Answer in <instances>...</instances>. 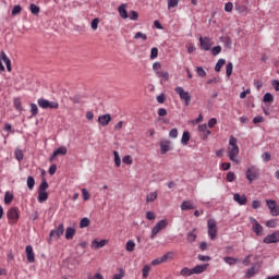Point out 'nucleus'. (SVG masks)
<instances>
[{"mask_svg":"<svg viewBox=\"0 0 279 279\" xmlns=\"http://www.w3.org/2000/svg\"><path fill=\"white\" fill-rule=\"evenodd\" d=\"M181 210H195V204H193V201H183Z\"/></svg>","mask_w":279,"mask_h":279,"instance_id":"19","label":"nucleus"},{"mask_svg":"<svg viewBox=\"0 0 279 279\" xmlns=\"http://www.w3.org/2000/svg\"><path fill=\"white\" fill-rule=\"evenodd\" d=\"M23 8L21 5L16 4L12 9V16H16L20 12H22Z\"/></svg>","mask_w":279,"mask_h":279,"instance_id":"52","label":"nucleus"},{"mask_svg":"<svg viewBox=\"0 0 279 279\" xmlns=\"http://www.w3.org/2000/svg\"><path fill=\"white\" fill-rule=\"evenodd\" d=\"M198 132H204L206 134V136H210V131H208L207 124L198 125Z\"/></svg>","mask_w":279,"mask_h":279,"instance_id":"40","label":"nucleus"},{"mask_svg":"<svg viewBox=\"0 0 279 279\" xmlns=\"http://www.w3.org/2000/svg\"><path fill=\"white\" fill-rule=\"evenodd\" d=\"M31 112L33 117H36V114H38V106L36 104H31Z\"/></svg>","mask_w":279,"mask_h":279,"instance_id":"55","label":"nucleus"},{"mask_svg":"<svg viewBox=\"0 0 279 279\" xmlns=\"http://www.w3.org/2000/svg\"><path fill=\"white\" fill-rule=\"evenodd\" d=\"M227 180L229 182H234V180H236V174H234V172H228L227 173Z\"/></svg>","mask_w":279,"mask_h":279,"instance_id":"56","label":"nucleus"},{"mask_svg":"<svg viewBox=\"0 0 279 279\" xmlns=\"http://www.w3.org/2000/svg\"><path fill=\"white\" fill-rule=\"evenodd\" d=\"M233 8H234V4H232V2H227V3L225 4V10H226L227 12H232Z\"/></svg>","mask_w":279,"mask_h":279,"instance_id":"61","label":"nucleus"},{"mask_svg":"<svg viewBox=\"0 0 279 279\" xmlns=\"http://www.w3.org/2000/svg\"><path fill=\"white\" fill-rule=\"evenodd\" d=\"M106 245H108V240H94L90 247L92 250H99L101 247H106Z\"/></svg>","mask_w":279,"mask_h":279,"instance_id":"15","label":"nucleus"},{"mask_svg":"<svg viewBox=\"0 0 279 279\" xmlns=\"http://www.w3.org/2000/svg\"><path fill=\"white\" fill-rule=\"evenodd\" d=\"M236 137L231 136L229 140V146L227 148V151L229 154V159L231 160V162H236L239 165V146L236 145Z\"/></svg>","mask_w":279,"mask_h":279,"instance_id":"1","label":"nucleus"},{"mask_svg":"<svg viewBox=\"0 0 279 279\" xmlns=\"http://www.w3.org/2000/svg\"><path fill=\"white\" fill-rule=\"evenodd\" d=\"M169 136H170V138H178V129H172L169 132Z\"/></svg>","mask_w":279,"mask_h":279,"instance_id":"62","label":"nucleus"},{"mask_svg":"<svg viewBox=\"0 0 279 279\" xmlns=\"http://www.w3.org/2000/svg\"><path fill=\"white\" fill-rule=\"evenodd\" d=\"M129 19H130L131 21H138V12H136V11H130V13H129Z\"/></svg>","mask_w":279,"mask_h":279,"instance_id":"50","label":"nucleus"},{"mask_svg":"<svg viewBox=\"0 0 279 279\" xmlns=\"http://www.w3.org/2000/svg\"><path fill=\"white\" fill-rule=\"evenodd\" d=\"M207 228L209 239H211V241H215L217 239V221L215 219H209L207 221Z\"/></svg>","mask_w":279,"mask_h":279,"instance_id":"6","label":"nucleus"},{"mask_svg":"<svg viewBox=\"0 0 279 279\" xmlns=\"http://www.w3.org/2000/svg\"><path fill=\"white\" fill-rule=\"evenodd\" d=\"M226 64V59H219L216 63L215 71L219 73L221 71V68Z\"/></svg>","mask_w":279,"mask_h":279,"instance_id":"35","label":"nucleus"},{"mask_svg":"<svg viewBox=\"0 0 279 279\" xmlns=\"http://www.w3.org/2000/svg\"><path fill=\"white\" fill-rule=\"evenodd\" d=\"M263 243H266V245L271 243H279V231H275L274 233L268 234L266 238H264Z\"/></svg>","mask_w":279,"mask_h":279,"instance_id":"10","label":"nucleus"},{"mask_svg":"<svg viewBox=\"0 0 279 279\" xmlns=\"http://www.w3.org/2000/svg\"><path fill=\"white\" fill-rule=\"evenodd\" d=\"M48 189L49 183H47V180L44 179L38 187V192H47Z\"/></svg>","mask_w":279,"mask_h":279,"instance_id":"33","label":"nucleus"},{"mask_svg":"<svg viewBox=\"0 0 279 279\" xmlns=\"http://www.w3.org/2000/svg\"><path fill=\"white\" fill-rule=\"evenodd\" d=\"M223 260L227 263V265H236L238 263L236 258L233 257H225Z\"/></svg>","mask_w":279,"mask_h":279,"instance_id":"51","label":"nucleus"},{"mask_svg":"<svg viewBox=\"0 0 279 279\" xmlns=\"http://www.w3.org/2000/svg\"><path fill=\"white\" fill-rule=\"evenodd\" d=\"M163 263H168V260H173L175 258V253L174 252H167L161 256Z\"/></svg>","mask_w":279,"mask_h":279,"instance_id":"25","label":"nucleus"},{"mask_svg":"<svg viewBox=\"0 0 279 279\" xmlns=\"http://www.w3.org/2000/svg\"><path fill=\"white\" fill-rule=\"evenodd\" d=\"M266 204L270 210V215L272 217H278L279 215V206H278V203H276V201H271V199H267L266 201Z\"/></svg>","mask_w":279,"mask_h":279,"instance_id":"9","label":"nucleus"},{"mask_svg":"<svg viewBox=\"0 0 279 279\" xmlns=\"http://www.w3.org/2000/svg\"><path fill=\"white\" fill-rule=\"evenodd\" d=\"M167 226H169V220L161 219L160 221H158L151 230L150 239H156L158 233L162 232V230H165Z\"/></svg>","mask_w":279,"mask_h":279,"instance_id":"2","label":"nucleus"},{"mask_svg":"<svg viewBox=\"0 0 279 279\" xmlns=\"http://www.w3.org/2000/svg\"><path fill=\"white\" fill-rule=\"evenodd\" d=\"M193 269V274H204L208 269V264L196 265Z\"/></svg>","mask_w":279,"mask_h":279,"instance_id":"21","label":"nucleus"},{"mask_svg":"<svg viewBox=\"0 0 279 279\" xmlns=\"http://www.w3.org/2000/svg\"><path fill=\"white\" fill-rule=\"evenodd\" d=\"M49 199V194L47 192H38V202L39 204H43L44 202H47Z\"/></svg>","mask_w":279,"mask_h":279,"instance_id":"26","label":"nucleus"},{"mask_svg":"<svg viewBox=\"0 0 279 279\" xmlns=\"http://www.w3.org/2000/svg\"><path fill=\"white\" fill-rule=\"evenodd\" d=\"M158 58V48H151L150 50V60H156Z\"/></svg>","mask_w":279,"mask_h":279,"instance_id":"53","label":"nucleus"},{"mask_svg":"<svg viewBox=\"0 0 279 279\" xmlns=\"http://www.w3.org/2000/svg\"><path fill=\"white\" fill-rule=\"evenodd\" d=\"M118 12H119L121 19H123V20L129 19L128 4H125V3L120 4L118 8Z\"/></svg>","mask_w":279,"mask_h":279,"instance_id":"17","label":"nucleus"},{"mask_svg":"<svg viewBox=\"0 0 279 279\" xmlns=\"http://www.w3.org/2000/svg\"><path fill=\"white\" fill-rule=\"evenodd\" d=\"M85 96L82 94H76L72 98L73 104H84Z\"/></svg>","mask_w":279,"mask_h":279,"instance_id":"29","label":"nucleus"},{"mask_svg":"<svg viewBox=\"0 0 279 279\" xmlns=\"http://www.w3.org/2000/svg\"><path fill=\"white\" fill-rule=\"evenodd\" d=\"M25 252H26L27 260L29 263H35L36 257L34 255V247H32V245H27L25 248Z\"/></svg>","mask_w":279,"mask_h":279,"instance_id":"16","label":"nucleus"},{"mask_svg":"<svg viewBox=\"0 0 279 279\" xmlns=\"http://www.w3.org/2000/svg\"><path fill=\"white\" fill-rule=\"evenodd\" d=\"M82 197L85 202H88V199H90V193L88 192V190L86 189L82 190Z\"/></svg>","mask_w":279,"mask_h":279,"instance_id":"48","label":"nucleus"},{"mask_svg":"<svg viewBox=\"0 0 279 279\" xmlns=\"http://www.w3.org/2000/svg\"><path fill=\"white\" fill-rule=\"evenodd\" d=\"M250 223L252 225V230L256 234V236H263L265 230L263 228V225L256 220L254 217L248 218Z\"/></svg>","mask_w":279,"mask_h":279,"instance_id":"5","label":"nucleus"},{"mask_svg":"<svg viewBox=\"0 0 279 279\" xmlns=\"http://www.w3.org/2000/svg\"><path fill=\"white\" fill-rule=\"evenodd\" d=\"M140 38L142 40H147V34H144L142 32H137L135 35H134V39L135 40H140Z\"/></svg>","mask_w":279,"mask_h":279,"instance_id":"45","label":"nucleus"},{"mask_svg":"<svg viewBox=\"0 0 279 279\" xmlns=\"http://www.w3.org/2000/svg\"><path fill=\"white\" fill-rule=\"evenodd\" d=\"M262 160H264V162H269V160H271V155L269 153H264L262 155Z\"/></svg>","mask_w":279,"mask_h":279,"instance_id":"60","label":"nucleus"},{"mask_svg":"<svg viewBox=\"0 0 279 279\" xmlns=\"http://www.w3.org/2000/svg\"><path fill=\"white\" fill-rule=\"evenodd\" d=\"M196 73H197L198 77H206V70H204V68H202V66L196 68Z\"/></svg>","mask_w":279,"mask_h":279,"instance_id":"47","label":"nucleus"},{"mask_svg":"<svg viewBox=\"0 0 279 279\" xmlns=\"http://www.w3.org/2000/svg\"><path fill=\"white\" fill-rule=\"evenodd\" d=\"M267 228H276V220H268L266 221Z\"/></svg>","mask_w":279,"mask_h":279,"instance_id":"63","label":"nucleus"},{"mask_svg":"<svg viewBox=\"0 0 279 279\" xmlns=\"http://www.w3.org/2000/svg\"><path fill=\"white\" fill-rule=\"evenodd\" d=\"M99 23H101V20L99 17H95L90 23V28L93 32H97V28L99 27Z\"/></svg>","mask_w":279,"mask_h":279,"instance_id":"31","label":"nucleus"},{"mask_svg":"<svg viewBox=\"0 0 279 279\" xmlns=\"http://www.w3.org/2000/svg\"><path fill=\"white\" fill-rule=\"evenodd\" d=\"M234 70V65L232 64V62H229L226 66V75L227 77H230V75H232V71Z\"/></svg>","mask_w":279,"mask_h":279,"instance_id":"39","label":"nucleus"},{"mask_svg":"<svg viewBox=\"0 0 279 279\" xmlns=\"http://www.w3.org/2000/svg\"><path fill=\"white\" fill-rule=\"evenodd\" d=\"M160 147H161V154H167V151H170L171 149V142L163 141L160 143Z\"/></svg>","mask_w":279,"mask_h":279,"instance_id":"22","label":"nucleus"},{"mask_svg":"<svg viewBox=\"0 0 279 279\" xmlns=\"http://www.w3.org/2000/svg\"><path fill=\"white\" fill-rule=\"evenodd\" d=\"M263 101L265 104H270L271 101H274V95H271V93H266L264 95Z\"/></svg>","mask_w":279,"mask_h":279,"instance_id":"42","label":"nucleus"},{"mask_svg":"<svg viewBox=\"0 0 279 279\" xmlns=\"http://www.w3.org/2000/svg\"><path fill=\"white\" fill-rule=\"evenodd\" d=\"M174 92L178 93L180 100L184 101L185 106H191V94L184 90V87L178 86Z\"/></svg>","mask_w":279,"mask_h":279,"instance_id":"4","label":"nucleus"},{"mask_svg":"<svg viewBox=\"0 0 279 279\" xmlns=\"http://www.w3.org/2000/svg\"><path fill=\"white\" fill-rule=\"evenodd\" d=\"M35 184H36V180H34V177H28L27 178V189H29V191H33Z\"/></svg>","mask_w":279,"mask_h":279,"instance_id":"37","label":"nucleus"},{"mask_svg":"<svg viewBox=\"0 0 279 279\" xmlns=\"http://www.w3.org/2000/svg\"><path fill=\"white\" fill-rule=\"evenodd\" d=\"M122 162L124 165H132V162H134V159L130 155H126L122 158Z\"/></svg>","mask_w":279,"mask_h":279,"instance_id":"46","label":"nucleus"},{"mask_svg":"<svg viewBox=\"0 0 279 279\" xmlns=\"http://www.w3.org/2000/svg\"><path fill=\"white\" fill-rule=\"evenodd\" d=\"M62 234H64V225H59V227L56 230H52L50 232V236H56L57 239L62 236Z\"/></svg>","mask_w":279,"mask_h":279,"instance_id":"18","label":"nucleus"},{"mask_svg":"<svg viewBox=\"0 0 279 279\" xmlns=\"http://www.w3.org/2000/svg\"><path fill=\"white\" fill-rule=\"evenodd\" d=\"M29 10L32 14H40V8L34 3L29 5Z\"/></svg>","mask_w":279,"mask_h":279,"instance_id":"44","label":"nucleus"},{"mask_svg":"<svg viewBox=\"0 0 279 279\" xmlns=\"http://www.w3.org/2000/svg\"><path fill=\"white\" fill-rule=\"evenodd\" d=\"M258 269L256 266H252L250 269L246 270L245 278H252L253 276H256Z\"/></svg>","mask_w":279,"mask_h":279,"instance_id":"28","label":"nucleus"},{"mask_svg":"<svg viewBox=\"0 0 279 279\" xmlns=\"http://www.w3.org/2000/svg\"><path fill=\"white\" fill-rule=\"evenodd\" d=\"M208 128L210 130H213V128H215V125H217V118H211L209 121H208Z\"/></svg>","mask_w":279,"mask_h":279,"instance_id":"58","label":"nucleus"},{"mask_svg":"<svg viewBox=\"0 0 279 279\" xmlns=\"http://www.w3.org/2000/svg\"><path fill=\"white\" fill-rule=\"evenodd\" d=\"M201 49L204 51H210V47H213V43L208 37H199Z\"/></svg>","mask_w":279,"mask_h":279,"instance_id":"11","label":"nucleus"},{"mask_svg":"<svg viewBox=\"0 0 279 279\" xmlns=\"http://www.w3.org/2000/svg\"><path fill=\"white\" fill-rule=\"evenodd\" d=\"M37 104H38L39 108H44V109L53 110V109L58 108V102L49 101L44 98L38 99Z\"/></svg>","mask_w":279,"mask_h":279,"instance_id":"7","label":"nucleus"},{"mask_svg":"<svg viewBox=\"0 0 279 279\" xmlns=\"http://www.w3.org/2000/svg\"><path fill=\"white\" fill-rule=\"evenodd\" d=\"M233 202H236V204H239V206H245V204H247V196H245V194H239L235 193L233 195Z\"/></svg>","mask_w":279,"mask_h":279,"instance_id":"13","label":"nucleus"},{"mask_svg":"<svg viewBox=\"0 0 279 279\" xmlns=\"http://www.w3.org/2000/svg\"><path fill=\"white\" fill-rule=\"evenodd\" d=\"M15 158L19 162H21V160H23V158H25V155L23 154V150L21 148H15Z\"/></svg>","mask_w":279,"mask_h":279,"instance_id":"32","label":"nucleus"},{"mask_svg":"<svg viewBox=\"0 0 279 279\" xmlns=\"http://www.w3.org/2000/svg\"><path fill=\"white\" fill-rule=\"evenodd\" d=\"M213 56H219L221 53V46H216L211 49Z\"/></svg>","mask_w":279,"mask_h":279,"instance_id":"59","label":"nucleus"},{"mask_svg":"<svg viewBox=\"0 0 279 279\" xmlns=\"http://www.w3.org/2000/svg\"><path fill=\"white\" fill-rule=\"evenodd\" d=\"M66 147H59L57 148L53 154L51 155V157L49 158V162H53V160H56V158H58V156H66Z\"/></svg>","mask_w":279,"mask_h":279,"instance_id":"12","label":"nucleus"},{"mask_svg":"<svg viewBox=\"0 0 279 279\" xmlns=\"http://www.w3.org/2000/svg\"><path fill=\"white\" fill-rule=\"evenodd\" d=\"M158 199V192H150L146 195V203L151 204V202H156Z\"/></svg>","mask_w":279,"mask_h":279,"instance_id":"23","label":"nucleus"},{"mask_svg":"<svg viewBox=\"0 0 279 279\" xmlns=\"http://www.w3.org/2000/svg\"><path fill=\"white\" fill-rule=\"evenodd\" d=\"M110 121H112V117L110 116V113L98 117V123L99 125H102V128H106V125H108Z\"/></svg>","mask_w":279,"mask_h":279,"instance_id":"14","label":"nucleus"},{"mask_svg":"<svg viewBox=\"0 0 279 279\" xmlns=\"http://www.w3.org/2000/svg\"><path fill=\"white\" fill-rule=\"evenodd\" d=\"M271 86L275 88V90L279 92V81L278 80L272 81Z\"/></svg>","mask_w":279,"mask_h":279,"instance_id":"64","label":"nucleus"},{"mask_svg":"<svg viewBox=\"0 0 279 279\" xmlns=\"http://www.w3.org/2000/svg\"><path fill=\"white\" fill-rule=\"evenodd\" d=\"M180 3V0H168V8L171 10V8H178Z\"/></svg>","mask_w":279,"mask_h":279,"instance_id":"49","label":"nucleus"},{"mask_svg":"<svg viewBox=\"0 0 279 279\" xmlns=\"http://www.w3.org/2000/svg\"><path fill=\"white\" fill-rule=\"evenodd\" d=\"M162 263H165L163 259H162V257H157V258H155V259L151 260V265H153L154 267H156V266H158V265H162Z\"/></svg>","mask_w":279,"mask_h":279,"instance_id":"54","label":"nucleus"},{"mask_svg":"<svg viewBox=\"0 0 279 279\" xmlns=\"http://www.w3.org/2000/svg\"><path fill=\"white\" fill-rule=\"evenodd\" d=\"M134 247H136V243L132 240H129L125 246L126 252H132Z\"/></svg>","mask_w":279,"mask_h":279,"instance_id":"38","label":"nucleus"},{"mask_svg":"<svg viewBox=\"0 0 279 279\" xmlns=\"http://www.w3.org/2000/svg\"><path fill=\"white\" fill-rule=\"evenodd\" d=\"M193 268L190 269L189 267H184L183 269H181L180 271V276H193Z\"/></svg>","mask_w":279,"mask_h":279,"instance_id":"34","label":"nucleus"},{"mask_svg":"<svg viewBox=\"0 0 279 279\" xmlns=\"http://www.w3.org/2000/svg\"><path fill=\"white\" fill-rule=\"evenodd\" d=\"M246 180L252 184L254 180H258L260 178V170L255 166H251L246 170Z\"/></svg>","mask_w":279,"mask_h":279,"instance_id":"3","label":"nucleus"},{"mask_svg":"<svg viewBox=\"0 0 279 279\" xmlns=\"http://www.w3.org/2000/svg\"><path fill=\"white\" fill-rule=\"evenodd\" d=\"M88 226H90V219L86 217L81 219L80 228H88Z\"/></svg>","mask_w":279,"mask_h":279,"instance_id":"43","label":"nucleus"},{"mask_svg":"<svg viewBox=\"0 0 279 279\" xmlns=\"http://www.w3.org/2000/svg\"><path fill=\"white\" fill-rule=\"evenodd\" d=\"M149 271H151V265H145L142 269V276L144 279L149 277Z\"/></svg>","mask_w":279,"mask_h":279,"instance_id":"30","label":"nucleus"},{"mask_svg":"<svg viewBox=\"0 0 279 279\" xmlns=\"http://www.w3.org/2000/svg\"><path fill=\"white\" fill-rule=\"evenodd\" d=\"M189 141H191V133H189V131H184L181 138V143L183 145H189Z\"/></svg>","mask_w":279,"mask_h":279,"instance_id":"27","label":"nucleus"},{"mask_svg":"<svg viewBox=\"0 0 279 279\" xmlns=\"http://www.w3.org/2000/svg\"><path fill=\"white\" fill-rule=\"evenodd\" d=\"M146 219H148V221H154V219H156V214L154 211H147Z\"/></svg>","mask_w":279,"mask_h":279,"instance_id":"57","label":"nucleus"},{"mask_svg":"<svg viewBox=\"0 0 279 279\" xmlns=\"http://www.w3.org/2000/svg\"><path fill=\"white\" fill-rule=\"evenodd\" d=\"M113 156L116 167H121V156H119V151L114 150Z\"/></svg>","mask_w":279,"mask_h":279,"instance_id":"41","label":"nucleus"},{"mask_svg":"<svg viewBox=\"0 0 279 279\" xmlns=\"http://www.w3.org/2000/svg\"><path fill=\"white\" fill-rule=\"evenodd\" d=\"M1 60L4 61V64L7 66V70L10 72L12 71V61H10V58L5 54V51H1Z\"/></svg>","mask_w":279,"mask_h":279,"instance_id":"20","label":"nucleus"},{"mask_svg":"<svg viewBox=\"0 0 279 279\" xmlns=\"http://www.w3.org/2000/svg\"><path fill=\"white\" fill-rule=\"evenodd\" d=\"M12 199H14V195H12L10 192H5L4 204L7 205L12 204Z\"/></svg>","mask_w":279,"mask_h":279,"instance_id":"36","label":"nucleus"},{"mask_svg":"<svg viewBox=\"0 0 279 279\" xmlns=\"http://www.w3.org/2000/svg\"><path fill=\"white\" fill-rule=\"evenodd\" d=\"M10 223H16L19 221V207H12L7 213Z\"/></svg>","mask_w":279,"mask_h":279,"instance_id":"8","label":"nucleus"},{"mask_svg":"<svg viewBox=\"0 0 279 279\" xmlns=\"http://www.w3.org/2000/svg\"><path fill=\"white\" fill-rule=\"evenodd\" d=\"M157 77L161 78V82H169V72L166 71H157Z\"/></svg>","mask_w":279,"mask_h":279,"instance_id":"24","label":"nucleus"}]
</instances>
